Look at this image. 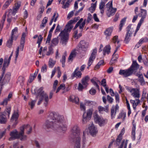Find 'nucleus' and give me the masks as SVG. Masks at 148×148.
<instances>
[{
  "label": "nucleus",
  "mask_w": 148,
  "mask_h": 148,
  "mask_svg": "<svg viewBox=\"0 0 148 148\" xmlns=\"http://www.w3.org/2000/svg\"><path fill=\"white\" fill-rule=\"evenodd\" d=\"M127 29V32L125 37L124 42L125 43H127L130 40L131 36L134 30L133 28H131L130 25H128Z\"/></svg>",
  "instance_id": "9"
},
{
  "label": "nucleus",
  "mask_w": 148,
  "mask_h": 148,
  "mask_svg": "<svg viewBox=\"0 0 148 148\" xmlns=\"http://www.w3.org/2000/svg\"><path fill=\"white\" fill-rule=\"evenodd\" d=\"M135 130L136 126L134 125L133 127L132 128V137L133 140H134L135 139Z\"/></svg>",
  "instance_id": "42"
},
{
  "label": "nucleus",
  "mask_w": 148,
  "mask_h": 148,
  "mask_svg": "<svg viewBox=\"0 0 148 148\" xmlns=\"http://www.w3.org/2000/svg\"><path fill=\"white\" fill-rule=\"evenodd\" d=\"M118 36H115L113 37L112 39V41L114 43H116V42L117 43L119 42V40H118Z\"/></svg>",
  "instance_id": "51"
},
{
  "label": "nucleus",
  "mask_w": 148,
  "mask_h": 148,
  "mask_svg": "<svg viewBox=\"0 0 148 148\" xmlns=\"http://www.w3.org/2000/svg\"><path fill=\"white\" fill-rule=\"evenodd\" d=\"M79 68L77 67L73 73V77H76L77 78H81L82 75V73L80 71H77Z\"/></svg>",
  "instance_id": "27"
},
{
  "label": "nucleus",
  "mask_w": 148,
  "mask_h": 148,
  "mask_svg": "<svg viewBox=\"0 0 148 148\" xmlns=\"http://www.w3.org/2000/svg\"><path fill=\"white\" fill-rule=\"evenodd\" d=\"M113 30L112 27H110L107 29L104 32V34L106 36H111Z\"/></svg>",
  "instance_id": "30"
},
{
  "label": "nucleus",
  "mask_w": 148,
  "mask_h": 148,
  "mask_svg": "<svg viewBox=\"0 0 148 148\" xmlns=\"http://www.w3.org/2000/svg\"><path fill=\"white\" fill-rule=\"evenodd\" d=\"M97 51V49H93V51L90 56L88 60V66L87 67V68L88 69L89 67L91 65L92 63L96 57V54Z\"/></svg>",
  "instance_id": "16"
},
{
  "label": "nucleus",
  "mask_w": 148,
  "mask_h": 148,
  "mask_svg": "<svg viewBox=\"0 0 148 148\" xmlns=\"http://www.w3.org/2000/svg\"><path fill=\"white\" fill-rule=\"evenodd\" d=\"M80 18L79 17H75L73 20H71L69 21L67 24L66 25V27H71V29H72L73 27V26L72 25L73 24L75 23Z\"/></svg>",
  "instance_id": "21"
},
{
  "label": "nucleus",
  "mask_w": 148,
  "mask_h": 148,
  "mask_svg": "<svg viewBox=\"0 0 148 148\" xmlns=\"http://www.w3.org/2000/svg\"><path fill=\"white\" fill-rule=\"evenodd\" d=\"M3 73L2 75L0 77V86H2L3 85L6 83H8L10 79L11 73L8 72L4 75L5 69H3Z\"/></svg>",
  "instance_id": "7"
},
{
  "label": "nucleus",
  "mask_w": 148,
  "mask_h": 148,
  "mask_svg": "<svg viewBox=\"0 0 148 148\" xmlns=\"http://www.w3.org/2000/svg\"><path fill=\"white\" fill-rule=\"evenodd\" d=\"M43 39L41 35H40L38 37L37 43L40 44Z\"/></svg>",
  "instance_id": "53"
},
{
  "label": "nucleus",
  "mask_w": 148,
  "mask_h": 148,
  "mask_svg": "<svg viewBox=\"0 0 148 148\" xmlns=\"http://www.w3.org/2000/svg\"><path fill=\"white\" fill-rule=\"evenodd\" d=\"M95 120L96 123L98 124L100 126L105 125L107 122V120L103 118L98 115L96 114L94 116Z\"/></svg>",
  "instance_id": "11"
},
{
  "label": "nucleus",
  "mask_w": 148,
  "mask_h": 148,
  "mask_svg": "<svg viewBox=\"0 0 148 148\" xmlns=\"http://www.w3.org/2000/svg\"><path fill=\"white\" fill-rule=\"evenodd\" d=\"M71 27H66V25L65 28L59 35L60 38V42L64 46L66 45L68 42L69 39V34L71 30Z\"/></svg>",
  "instance_id": "4"
},
{
  "label": "nucleus",
  "mask_w": 148,
  "mask_h": 148,
  "mask_svg": "<svg viewBox=\"0 0 148 148\" xmlns=\"http://www.w3.org/2000/svg\"><path fill=\"white\" fill-rule=\"evenodd\" d=\"M48 119L43 124V128L47 131L51 130H58L60 132L65 131L66 125L64 116L54 112H51Z\"/></svg>",
  "instance_id": "1"
},
{
  "label": "nucleus",
  "mask_w": 148,
  "mask_h": 148,
  "mask_svg": "<svg viewBox=\"0 0 148 148\" xmlns=\"http://www.w3.org/2000/svg\"><path fill=\"white\" fill-rule=\"evenodd\" d=\"M35 78V77H34V76L33 75V74H31L29 77V83L32 82Z\"/></svg>",
  "instance_id": "63"
},
{
  "label": "nucleus",
  "mask_w": 148,
  "mask_h": 148,
  "mask_svg": "<svg viewBox=\"0 0 148 148\" xmlns=\"http://www.w3.org/2000/svg\"><path fill=\"white\" fill-rule=\"evenodd\" d=\"M71 133L72 136L81 135L80 130L77 125H75L72 126L71 130Z\"/></svg>",
  "instance_id": "13"
},
{
  "label": "nucleus",
  "mask_w": 148,
  "mask_h": 148,
  "mask_svg": "<svg viewBox=\"0 0 148 148\" xmlns=\"http://www.w3.org/2000/svg\"><path fill=\"white\" fill-rule=\"evenodd\" d=\"M24 127H21L20 132H19L16 130H14L10 132V135L11 137L9 138V140H11L16 139H20L21 140H25L27 139V136L24 134Z\"/></svg>",
  "instance_id": "5"
},
{
  "label": "nucleus",
  "mask_w": 148,
  "mask_h": 148,
  "mask_svg": "<svg viewBox=\"0 0 148 148\" xmlns=\"http://www.w3.org/2000/svg\"><path fill=\"white\" fill-rule=\"evenodd\" d=\"M115 99L116 100V102H117L118 103L119 102V95L117 93H115Z\"/></svg>",
  "instance_id": "61"
},
{
  "label": "nucleus",
  "mask_w": 148,
  "mask_h": 148,
  "mask_svg": "<svg viewBox=\"0 0 148 148\" xmlns=\"http://www.w3.org/2000/svg\"><path fill=\"white\" fill-rule=\"evenodd\" d=\"M36 102V100H32L31 101H29L28 103L29 105L30 106L31 109H32Z\"/></svg>",
  "instance_id": "43"
},
{
  "label": "nucleus",
  "mask_w": 148,
  "mask_h": 148,
  "mask_svg": "<svg viewBox=\"0 0 148 148\" xmlns=\"http://www.w3.org/2000/svg\"><path fill=\"white\" fill-rule=\"evenodd\" d=\"M17 27H15L14 29H13L12 30L11 33V36L10 38H13L15 36V34H16V33L17 32Z\"/></svg>",
  "instance_id": "46"
},
{
  "label": "nucleus",
  "mask_w": 148,
  "mask_h": 148,
  "mask_svg": "<svg viewBox=\"0 0 148 148\" xmlns=\"http://www.w3.org/2000/svg\"><path fill=\"white\" fill-rule=\"evenodd\" d=\"M84 87H85L83 84L79 83L78 84L77 89L79 91H81L83 90Z\"/></svg>",
  "instance_id": "56"
},
{
  "label": "nucleus",
  "mask_w": 148,
  "mask_h": 148,
  "mask_svg": "<svg viewBox=\"0 0 148 148\" xmlns=\"http://www.w3.org/2000/svg\"><path fill=\"white\" fill-rule=\"evenodd\" d=\"M22 127H24V130L25 129H26L27 130V133L28 134H29L32 130V127L28 124L25 125Z\"/></svg>",
  "instance_id": "33"
},
{
  "label": "nucleus",
  "mask_w": 148,
  "mask_h": 148,
  "mask_svg": "<svg viewBox=\"0 0 148 148\" xmlns=\"http://www.w3.org/2000/svg\"><path fill=\"white\" fill-rule=\"evenodd\" d=\"M69 101L73 102L75 103L76 104H78L79 103V99L77 97L74 95L71 96L69 99Z\"/></svg>",
  "instance_id": "22"
},
{
  "label": "nucleus",
  "mask_w": 148,
  "mask_h": 148,
  "mask_svg": "<svg viewBox=\"0 0 148 148\" xmlns=\"http://www.w3.org/2000/svg\"><path fill=\"white\" fill-rule=\"evenodd\" d=\"M13 38H10L7 41L6 45L8 47L10 48L11 47L12 45Z\"/></svg>",
  "instance_id": "41"
},
{
  "label": "nucleus",
  "mask_w": 148,
  "mask_h": 148,
  "mask_svg": "<svg viewBox=\"0 0 148 148\" xmlns=\"http://www.w3.org/2000/svg\"><path fill=\"white\" fill-rule=\"evenodd\" d=\"M110 45L106 46V47L104 48L103 50L104 54V55L106 53H107L108 54H109L110 52Z\"/></svg>",
  "instance_id": "35"
},
{
  "label": "nucleus",
  "mask_w": 148,
  "mask_h": 148,
  "mask_svg": "<svg viewBox=\"0 0 148 148\" xmlns=\"http://www.w3.org/2000/svg\"><path fill=\"white\" fill-rule=\"evenodd\" d=\"M126 89L131 93V95L135 98L138 99L140 97L139 90L137 88H132L128 87H126Z\"/></svg>",
  "instance_id": "12"
},
{
  "label": "nucleus",
  "mask_w": 148,
  "mask_h": 148,
  "mask_svg": "<svg viewBox=\"0 0 148 148\" xmlns=\"http://www.w3.org/2000/svg\"><path fill=\"white\" fill-rule=\"evenodd\" d=\"M58 81L57 80L55 81L53 84V90L55 91L56 89V86L58 85Z\"/></svg>",
  "instance_id": "52"
},
{
  "label": "nucleus",
  "mask_w": 148,
  "mask_h": 148,
  "mask_svg": "<svg viewBox=\"0 0 148 148\" xmlns=\"http://www.w3.org/2000/svg\"><path fill=\"white\" fill-rule=\"evenodd\" d=\"M55 62L52 59H50L49 62V67L52 68L55 64Z\"/></svg>",
  "instance_id": "44"
},
{
  "label": "nucleus",
  "mask_w": 148,
  "mask_h": 148,
  "mask_svg": "<svg viewBox=\"0 0 148 148\" xmlns=\"http://www.w3.org/2000/svg\"><path fill=\"white\" fill-rule=\"evenodd\" d=\"M53 53V49L51 47H50L49 48V51L47 53V55L48 56L52 54Z\"/></svg>",
  "instance_id": "57"
},
{
  "label": "nucleus",
  "mask_w": 148,
  "mask_h": 148,
  "mask_svg": "<svg viewBox=\"0 0 148 148\" xmlns=\"http://www.w3.org/2000/svg\"><path fill=\"white\" fill-rule=\"evenodd\" d=\"M18 111H14L11 118V122L13 123L12 126V128L15 127L18 123L17 119L18 117Z\"/></svg>",
  "instance_id": "14"
},
{
  "label": "nucleus",
  "mask_w": 148,
  "mask_h": 148,
  "mask_svg": "<svg viewBox=\"0 0 148 148\" xmlns=\"http://www.w3.org/2000/svg\"><path fill=\"white\" fill-rule=\"evenodd\" d=\"M80 107L81 110L84 111V112H85L86 107L85 105L81 103H80Z\"/></svg>",
  "instance_id": "54"
},
{
  "label": "nucleus",
  "mask_w": 148,
  "mask_h": 148,
  "mask_svg": "<svg viewBox=\"0 0 148 148\" xmlns=\"http://www.w3.org/2000/svg\"><path fill=\"white\" fill-rule=\"evenodd\" d=\"M106 7L108 9H110L112 8V1L110 2H109L106 5Z\"/></svg>",
  "instance_id": "50"
},
{
  "label": "nucleus",
  "mask_w": 148,
  "mask_h": 148,
  "mask_svg": "<svg viewBox=\"0 0 148 148\" xmlns=\"http://www.w3.org/2000/svg\"><path fill=\"white\" fill-rule=\"evenodd\" d=\"M85 134L84 132H83L82 141V147L83 148H85L87 147L89 145L87 144V142L86 140V137L85 136Z\"/></svg>",
  "instance_id": "29"
},
{
  "label": "nucleus",
  "mask_w": 148,
  "mask_h": 148,
  "mask_svg": "<svg viewBox=\"0 0 148 148\" xmlns=\"http://www.w3.org/2000/svg\"><path fill=\"white\" fill-rule=\"evenodd\" d=\"M72 137L74 138V141L75 143L74 148H80L81 142L80 135H77Z\"/></svg>",
  "instance_id": "18"
},
{
  "label": "nucleus",
  "mask_w": 148,
  "mask_h": 148,
  "mask_svg": "<svg viewBox=\"0 0 148 148\" xmlns=\"http://www.w3.org/2000/svg\"><path fill=\"white\" fill-rule=\"evenodd\" d=\"M104 63L103 61V60H100L97 64L95 66L94 68V69L96 70L100 67V66L102 64Z\"/></svg>",
  "instance_id": "45"
},
{
  "label": "nucleus",
  "mask_w": 148,
  "mask_h": 148,
  "mask_svg": "<svg viewBox=\"0 0 148 148\" xmlns=\"http://www.w3.org/2000/svg\"><path fill=\"white\" fill-rule=\"evenodd\" d=\"M107 1H106L105 0H104V1H101L99 5V8L100 9H104V7Z\"/></svg>",
  "instance_id": "47"
},
{
  "label": "nucleus",
  "mask_w": 148,
  "mask_h": 148,
  "mask_svg": "<svg viewBox=\"0 0 148 148\" xmlns=\"http://www.w3.org/2000/svg\"><path fill=\"white\" fill-rule=\"evenodd\" d=\"M89 79V76L87 75L83 77L82 79V83L85 87H86L88 85V82Z\"/></svg>",
  "instance_id": "26"
},
{
  "label": "nucleus",
  "mask_w": 148,
  "mask_h": 148,
  "mask_svg": "<svg viewBox=\"0 0 148 148\" xmlns=\"http://www.w3.org/2000/svg\"><path fill=\"white\" fill-rule=\"evenodd\" d=\"M140 100L138 99H136V101H135L134 103L133 106V108L134 109H135L136 107V106H137L138 103H140Z\"/></svg>",
  "instance_id": "55"
},
{
  "label": "nucleus",
  "mask_w": 148,
  "mask_h": 148,
  "mask_svg": "<svg viewBox=\"0 0 148 148\" xmlns=\"http://www.w3.org/2000/svg\"><path fill=\"white\" fill-rule=\"evenodd\" d=\"M17 10L14 8L13 10L10 9L9 10V14L11 15H12V16H14Z\"/></svg>",
  "instance_id": "40"
},
{
  "label": "nucleus",
  "mask_w": 148,
  "mask_h": 148,
  "mask_svg": "<svg viewBox=\"0 0 148 148\" xmlns=\"http://www.w3.org/2000/svg\"><path fill=\"white\" fill-rule=\"evenodd\" d=\"M34 142L35 146L37 148H40V145L38 141L35 140L34 141Z\"/></svg>",
  "instance_id": "60"
},
{
  "label": "nucleus",
  "mask_w": 148,
  "mask_h": 148,
  "mask_svg": "<svg viewBox=\"0 0 148 148\" xmlns=\"http://www.w3.org/2000/svg\"><path fill=\"white\" fill-rule=\"evenodd\" d=\"M122 139V136L121 135V134H120L118 136V137L116 140V143L117 145H119L120 142Z\"/></svg>",
  "instance_id": "48"
},
{
  "label": "nucleus",
  "mask_w": 148,
  "mask_h": 148,
  "mask_svg": "<svg viewBox=\"0 0 148 148\" xmlns=\"http://www.w3.org/2000/svg\"><path fill=\"white\" fill-rule=\"evenodd\" d=\"M127 17H125L122 19L120 21V23L119 25V31H121L122 30V27L125 24V22L126 21Z\"/></svg>",
  "instance_id": "36"
},
{
  "label": "nucleus",
  "mask_w": 148,
  "mask_h": 148,
  "mask_svg": "<svg viewBox=\"0 0 148 148\" xmlns=\"http://www.w3.org/2000/svg\"><path fill=\"white\" fill-rule=\"evenodd\" d=\"M137 76L138 77V81L142 86L145 85L146 83L145 81L142 74H137Z\"/></svg>",
  "instance_id": "24"
},
{
  "label": "nucleus",
  "mask_w": 148,
  "mask_h": 148,
  "mask_svg": "<svg viewBox=\"0 0 148 148\" xmlns=\"http://www.w3.org/2000/svg\"><path fill=\"white\" fill-rule=\"evenodd\" d=\"M58 16L59 15L58 13H57L56 12H54L53 14V15L51 18L49 23V25H51L53 21L55 22H56L58 18Z\"/></svg>",
  "instance_id": "28"
},
{
  "label": "nucleus",
  "mask_w": 148,
  "mask_h": 148,
  "mask_svg": "<svg viewBox=\"0 0 148 148\" xmlns=\"http://www.w3.org/2000/svg\"><path fill=\"white\" fill-rule=\"evenodd\" d=\"M92 113V110L90 109L88 110L86 112H84L82 115V122L83 124L87 123L90 119Z\"/></svg>",
  "instance_id": "10"
},
{
  "label": "nucleus",
  "mask_w": 148,
  "mask_h": 148,
  "mask_svg": "<svg viewBox=\"0 0 148 148\" xmlns=\"http://www.w3.org/2000/svg\"><path fill=\"white\" fill-rule=\"evenodd\" d=\"M51 36L52 34L49 33L47 36L46 42L50 43Z\"/></svg>",
  "instance_id": "62"
},
{
  "label": "nucleus",
  "mask_w": 148,
  "mask_h": 148,
  "mask_svg": "<svg viewBox=\"0 0 148 148\" xmlns=\"http://www.w3.org/2000/svg\"><path fill=\"white\" fill-rule=\"evenodd\" d=\"M101 84L103 87H105L106 86V80L105 79H103L101 82Z\"/></svg>",
  "instance_id": "64"
},
{
  "label": "nucleus",
  "mask_w": 148,
  "mask_h": 148,
  "mask_svg": "<svg viewBox=\"0 0 148 148\" xmlns=\"http://www.w3.org/2000/svg\"><path fill=\"white\" fill-rule=\"evenodd\" d=\"M13 54V52H12L10 55L8 59V56L4 58V62L2 67L3 69L4 70L9 65L10 62L11 58Z\"/></svg>",
  "instance_id": "19"
},
{
  "label": "nucleus",
  "mask_w": 148,
  "mask_h": 148,
  "mask_svg": "<svg viewBox=\"0 0 148 148\" xmlns=\"http://www.w3.org/2000/svg\"><path fill=\"white\" fill-rule=\"evenodd\" d=\"M11 107L7 108L4 112L0 114V124H5L7 121V118H9L10 114Z\"/></svg>",
  "instance_id": "6"
},
{
  "label": "nucleus",
  "mask_w": 148,
  "mask_h": 148,
  "mask_svg": "<svg viewBox=\"0 0 148 148\" xmlns=\"http://www.w3.org/2000/svg\"><path fill=\"white\" fill-rule=\"evenodd\" d=\"M126 117V113L124 112H120L118 117V119H120L122 118V121H124Z\"/></svg>",
  "instance_id": "32"
},
{
  "label": "nucleus",
  "mask_w": 148,
  "mask_h": 148,
  "mask_svg": "<svg viewBox=\"0 0 148 148\" xmlns=\"http://www.w3.org/2000/svg\"><path fill=\"white\" fill-rule=\"evenodd\" d=\"M76 50H74L71 52L68 58L69 61L72 60L73 58L76 56Z\"/></svg>",
  "instance_id": "34"
},
{
  "label": "nucleus",
  "mask_w": 148,
  "mask_h": 148,
  "mask_svg": "<svg viewBox=\"0 0 148 148\" xmlns=\"http://www.w3.org/2000/svg\"><path fill=\"white\" fill-rule=\"evenodd\" d=\"M139 68V65L136 61H133L131 66L127 69L121 70L119 74L123 75L125 77H127L132 75L134 72H136Z\"/></svg>",
  "instance_id": "3"
},
{
  "label": "nucleus",
  "mask_w": 148,
  "mask_h": 148,
  "mask_svg": "<svg viewBox=\"0 0 148 148\" xmlns=\"http://www.w3.org/2000/svg\"><path fill=\"white\" fill-rule=\"evenodd\" d=\"M66 59L65 56H63L62 57V59L60 60V61L62 63V67H64L65 66Z\"/></svg>",
  "instance_id": "49"
},
{
  "label": "nucleus",
  "mask_w": 148,
  "mask_h": 148,
  "mask_svg": "<svg viewBox=\"0 0 148 148\" xmlns=\"http://www.w3.org/2000/svg\"><path fill=\"white\" fill-rule=\"evenodd\" d=\"M47 70V66L46 64H45L43 66L41 69V71L42 72H45Z\"/></svg>",
  "instance_id": "59"
},
{
  "label": "nucleus",
  "mask_w": 148,
  "mask_h": 148,
  "mask_svg": "<svg viewBox=\"0 0 148 148\" xmlns=\"http://www.w3.org/2000/svg\"><path fill=\"white\" fill-rule=\"evenodd\" d=\"M115 109L114 106H113L111 110V116L112 119L114 118L115 115L116 111L115 110Z\"/></svg>",
  "instance_id": "39"
},
{
  "label": "nucleus",
  "mask_w": 148,
  "mask_h": 148,
  "mask_svg": "<svg viewBox=\"0 0 148 148\" xmlns=\"http://www.w3.org/2000/svg\"><path fill=\"white\" fill-rule=\"evenodd\" d=\"M117 9L116 8H112L110 9H108V12L107 13V16L108 17L114 15L116 12Z\"/></svg>",
  "instance_id": "23"
},
{
  "label": "nucleus",
  "mask_w": 148,
  "mask_h": 148,
  "mask_svg": "<svg viewBox=\"0 0 148 148\" xmlns=\"http://www.w3.org/2000/svg\"><path fill=\"white\" fill-rule=\"evenodd\" d=\"M118 58V55L117 54H113L112 56V58L110 61V63L111 64H113L114 62Z\"/></svg>",
  "instance_id": "38"
},
{
  "label": "nucleus",
  "mask_w": 148,
  "mask_h": 148,
  "mask_svg": "<svg viewBox=\"0 0 148 148\" xmlns=\"http://www.w3.org/2000/svg\"><path fill=\"white\" fill-rule=\"evenodd\" d=\"M88 46V43L84 40L80 41L77 47V50L80 53H84Z\"/></svg>",
  "instance_id": "8"
},
{
  "label": "nucleus",
  "mask_w": 148,
  "mask_h": 148,
  "mask_svg": "<svg viewBox=\"0 0 148 148\" xmlns=\"http://www.w3.org/2000/svg\"><path fill=\"white\" fill-rule=\"evenodd\" d=\"M83 20V18H81L76 24L73 29H76L79 26V29L81 30V32H82L85 24L86 19H85L82 22Z\"/></svg>",
  "instance_id": "17"
},
{
  "label": "nucleus",
  "mask_w": 148,
  "mask_h": 148,
  "mask_svg": "<svg viewBox=\"0 0 148 148\" xmlns=\"http://www.w3.org/2000/svg\"><path fill=\"white\" fill-rule=\"evenodd\" d=\"M141 13L139 14V16L141 17L140 21L143 22L144 20L147 15V11L146 10L143 9H141Z\"/></svg>",
  "instance_id": "20"
},
{
  "label": "nucleus",
  "mask_w": 148,
  "mask_h": 148,
  "mask_svg": "<svg viewBox=\"0 0 148 148\" xmlns=\"http://www.w3.org/2000/svg\"><path fill=\"white\" fill-rule=\"evenodd\" d=\"M75 10H73L70 12L68 14L67 18L70 19L73 15Z\"/></svg>",
  "instance_id": "58"
},
{
  "label": "nucleus",
  "mask_w": 148,
  "mask_h": 148,
  "mask_svg": "<svg viewBox=\"0 0 148 148\" xmlns=\"http://www.w3.org/2000/svg\"><path fill=\"white\" fill-rule=\"evenodd\" d=\"M43 88L41 87L39 88L36 92L35 91V93H36V98H38V101L37 103L38 105H40L43 100H44L43 105L46 107L49 102V97L47 94L43 90Z\"/></svg>",
  "instance_id": "2"
},
{
  "label": "nucleus",
  "mask_w": 148,
  "mask_h": 148,
  "mask_svg": "<svg viewBox=\"0 0 148 148\" xmlns=\"http://www.w3.org/2000/svg\"><path fill=\"white\" fill-rule=\"evenodd\" d=\"M12 93H10L8 96L7 98L4 99L3 101L0 103L1 105H6L8 101L10 100V99L12 98Z\"/></svg>",
  "instance_id": "25"
},
{
  "label": "nucleus",
  "mask_w": 148,
  "mask_h": 148,
  "mask_svg": "<svg viewBox=\"0 0 148 148\" xmlns=\"http://www.w3.org/2000/svg\"><path fill=\"white\" fill-rule=\"evenodd\" d=\"M89 133L91 135L94 136H95L98 132L97 127L92 123H90L88 126Z\"/></svg>",
  "instance_id": "15"
},
{
  "label": "nucleus",
  "mask_w": 148,
  "mask_h": 148,
  "mask_svg": "<svg viewBox=\"0 0 148 148\" xmlns=\"http://www.w3.org/2000/svg\"><path fill=\"white\" fill-rule=\"evenodd\" d=\"M59 42L58 37L53 38L51 41V46H56Z\"/></svg>",
  "instance_id": "31"
},
{
  "label": "nucleus",
  "mask_w": 148,
  "mask_h": 148,
  "mask_svg": "<svg viewBox=\"0 0 148 148\" xmlns=\"http://www.w3.org/2000/svg\"><path fill=\"white\" fill-rule=\"evenodd\" d=\"M96 4L97 1L94 3L91 4V6L89 8V10L90 11V12L93 13L94 11L95 10Z\"/></svg>",
  "instance_id": "37"
}]
</instances>
